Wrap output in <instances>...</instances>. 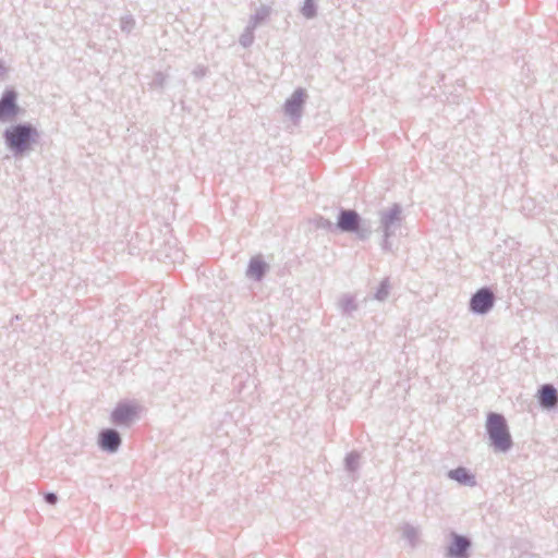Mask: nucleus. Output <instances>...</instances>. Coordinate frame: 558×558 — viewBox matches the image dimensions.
<instances>
[{
    "label": "nucleus",
    "mask_w": 558,
    "mask_h": 558,
    "mask_svg": "<svg viewBox=\"0 0 558 558\" xmlns=\"http://www.w3.org/2000/svg\"><path fill=\"white\" fill-rule=\"evenodd\" d=\"M39 133L31 123H17L5 129L3 140L14 157H23L37 143Z\"/></svg>",
    "instance_id": "f257e3e1"
},
{
    "label": "nucleus",
    "mask_w": 558,
    "mask_h": 558,
    "mask_svg": "<svg viewBox=\"0 0 558 558\" xmlns=\"http://www.w3.org/2000/svg\"><path fill=\"white\" fill-rule=\"evenodd\" d=\"M378 223L375 232L381 233V248L391 251L390 238L395 236L401 230L403 222V210L400 204H392L389 207L378 210Z\"/></svg>",
    "instance_id": "f03ea898"
},
{
    "label": "nucleus",
    "mask_w": 558,
    "mask_h": 558,
    "mask_svg": "<svg viewBox=\"0 0 558 558\" xmlns=\"http://www.w3.org/2000/svg\"><path fill=\"white\" fill-rule=\"evenodd\" d=\"M486 433L495 451L507 452L512 447V438L502 414L490 412L486 418Z\"/></svg>",
    "instance_id": "7ed1b4c3"
},
{
    "label": "nucleus",
    "mask_w": 558,
    "mask_h": 558,
    "mask_svg": "<svg viewBox=\"0 0 558 558\" xmlns=\"http://www.w3.org/2000/svg\"><path fill=\"white\" fill-rule=\"evenodd\" d=\"M335 229L343 233H354L357 239L366 240L373 233L368 221L363 220L354 209L340 208Z\"/></svg>",
    "instance_id": "20e7f679"
},
{
    "label": "nucleus",
    "mask_w": 558,
    "mask_h": 558,
    "mask_svg": "<svg viewBox=\"0 0 558 558\" xmlns=\"http://www.w3.org/2000/svg\"><path fill=\"white\" fill-rule=\"evenodd\" d=\"M495 294L488 287L478 289L470 299L469 310L477 315L487 314L495 305Z\"/></svg>",
    "instance_id": "39448f33"
},
{
    "label": "nucleus",
    "mask_w": 558,
    "mask_h": 558,
    "mask_svg": "<svg viewBox=\"0 0 558 558\" xmlns=\"http://www.w3.org/2000/svg\"><path fill=\"white\" fill-rule=\"evenodd\" d=\"M450 544L446 549V558H469L472 542L468 536L458 534L456 532L450 533Z\"/></svg>",
    "instance_id": "423d86ee"
},
{
    "label": "nucleus",
    "mask_w": 558,
    "mask_h": 558,
    "mask_svg": "<svg viewBox=\"0 0 558 558\" xmlns=\"http://www.w3.org/2000/svg\"><path fill=\"white\" fill-rule=\"evenodd\" d=\"M122 444L120 433L113 428H105L99 432L98 446L102 451L114 453Z\"/></svg>",
    "instance_id": "0eeeda50"
},
{
    "label": "nucleus",
    "mask_w": 558,
    "mask_h": 558,
    "mask_svg": "<svg viewBox=\"0 0 558 558\" xmlns=\"http://www.w3.org/2000/svg\"><path fill=\"white\" fill-rule=\"evenodd\" d=\"M307 93L304 88H296L291 97L284 104V112L291 118H300L302 114L303 106L306 101Z\"/></svg>",
    "instance_id": "6e6552de"
},
{
    "label": "nucleus",
    "mask_w": 558,
    "mask_h": 558,
    "mask_svg": "<svg viewBox=\"0 0 558 558\" xmlns=\"http://www.w3.org/2000/svg\"><path fill=\"white\" fill-rule=\"evenodd\" d=\"M17 94L14 89H7L0 98V121H7L19 112L16 104Z\"/></svg>",
    "instance_id": "1a4fd4ad"
},
{
    "label": "nucleus",
    "mask_w": 558,
    "mask_h": 558,
    "mask_svg": "<svg viewBox=\"0 0 558 558\" xmlns=\"http://www.w3.org/2000/svg\"><path fill=\"white\" fill-rule=\"evenodd\" d=\"M537 400L543 409H555L558 405V391L554 385L544 384L537 391Z\"/></svg>",
    "instance_id": "9d476101"
},
{
    "label": "nucleus",
    "mask_w": 558,
    "mask_h": 558,
    "mask_svg": "<svg viewBox=\"0 0 558 558\" xmlns=\"http://www.w3.org/2000/svg\"><path fill=\"white\" fill-rule=\"evenodd\" d=\"M135 417V410L129 404H118L111 413V421L116 425H129Z\"/></svg>",
    "instance_id": "9b49d317"
},
{
    "label": "nucleus",
    "mask_w": 558,
    "mask_h": 558,
    "mask_svg": "<svg viewBox=\"0 0 558 558\" xmlns=\"http://www.w3.org/2000/svg\"><path fill=\"white\" fill-rule=\"evenodd\" d=\"M268 269L269 265L264 260L263 255L258 254L250 259L246 276L253 279H262Z\"/></svg>",
    "instance_id": "f8f14e48"
},
{
    "label": "nucleus",
    "mask_w": 558,
    "mask_h": 558,
    "mask_svg": "<svg viewBox=\"0 0 558 558\" xmlns=\"http://www.w3.org/2000/svg\"><path fill=\"white\" fill-rule=\"evenodd\" d=\"M448 477L464 486L473 487L476 485L475 476L464 466L450 470Z\"/></svg>",
    "instance_id": "ddd939ff"
},
{
    "label": "nucleus",
    "mask_w": 558,
    "mask_h": 558,
    "mask_svg": "<svg viewBox=\"0 0 558 558\" xmlns=\"http://www.w3.org/2000/svg\"><path fill=\"white\" fill-rule=\"evenodd\" d=\"M401 535L404 539L408 541L411 548H415L418 541L420 531L418 527L410 524L403 523L400 527Z\"/></svg>",
    "instance_id": "4468645a"
},
{
    "label": "nucleus",
    "mask_w": 558,
    "mask_h": 558,
    "mask_svg": "<svg viewBox=\"0 0 558 558\" xmlns=\"http://www.w3.org/2000/svg\"><path fill=\"white\" fill-rule=\"evenodd\" d=\"M317 2L318 0H304L301 7V14L307 19L313 20L317 16Z\"/></svg>",
    "instance_id": "2eb2a0df"
},
{
    "label": "nucleus",
    "mask_w": 558,
    "mask_h": 558,
    "mask_svg": "<svg viewBox=\"0 0 558 558\" xmlns=\"http://www.w3.org/2000/svg\"><path fill=\"white\" fill-rule=\"evenodd\" d=\"M160 257H163L169 260V263L175 264L178 262L183 260V253L180 248H171L167 245L159 252Z\"/></svg>",
    "instance_id": "dca6fc26"
},
{
    "label": "nucleus",
    "mask_w": 558,
    "mask_h": 558,
    "mask_svg": "<svg viewBox=\"0 0 558 558\" xmlns=\"http://www.w3.org/2000/svg\"><path fill=\"white\" fill-rule=\"evenodd\" d=\"M360 466V453L356 451H351L347 454L344 459V468L348 472L354 473L357 471Z\"/></svg>",
    "instance_id": "f3484780"
},
{
    "label": "nucleus",
    "mask_w": 558,
    "mask_h": 558,
    "mask_svg": "<svg viewBox=\"0 0 558 558\" xmlns=\"http://www.w3.org/2000/svg\"><path fill=\"white\" fill-rule=\"evenodd\" d=\"M340 308L345 313H351L356 310L355 298L351 294H344L339 300Z\"/></svg>",
    "instance_id": "a211bd4d"
},
{
    "label": "nucleus",
    "mask_w": 558,
    "mask_h": 558,
    "mask_svg": "<svg viewBox=\"0 0 558 558\" xmlns=\"http://www.w3.org/2000/svg\"><path fill=\"white\" fill-rule=\"evenodd\" d=\"M136 25V21L132 14H125L120 19V28L123 33L130 34Z\"/></svg>",
    "instance_id": "6ab92c4d"
},
{
    "label": "nucleus",
    "mask_w": 558,
    "mask_h": 558,
    "mask_svg": "<svg viewBox=\"0 0 558 558\" xmlns=\"http://www.w3.org/2000/svg\"><path fill=\"white\" fill-rule=\"evenodd\" d=\"M389 291H390L389 281H381L379 288L377 289V291L374 294V299L383 302L388 298Z\"/></svg>",
    "instance_id": "aec40b11"
},
{
    "label": "nucleus",
    "mask_w": 558,
    "mask_h": 558,
    "mask_svg": "<svg viewBox=\"0 0 558 558\" xmlns=\"http://www.w3.org/2000/svg\"><path fill=\"white\" fill-rule=\"evenodd\" d=\"M239 43L242 47L248 48L254 43V33L247 29H244L239 38Z\"/></svg>",
    "instance_id": "412c9836"
},
{
    "label": "nucleus",
    "mask_w": 558,
    "mask_h": 558,
    "mask_svg": "<svg viewBox=\"0 0 558 558\" xmlns=\"http://www.w3.org/2000/svg\"><path fill=\"white\" fill-rule=\"evenodd\" d=\"M269 15V9L265 5H262L256 10V12L251 16L258 24L263 23Z\"/></svg>",
    "instance_id": "4be33fe9"
},
{
    "label": "nucleus",
    "mask_w": 558,
    "mask_h": 558,
    "mask_svg": "<svg viewBox=\"0 0 558 558\" xmlns=\"http://www.w3.org/2000/svg\"><path fill=\"white\" fill-rule=\"evenodd\" d=\"M166 81H167L166 74H163L162 72H157L154 75V78L151 81V85L155 86V87L162 88L165 86V84H166Z\"/></svg>",
    "instance_id": "5701e85b"
},
{
    "label": "nucleus",
    "mask_w": 558,
    "mask_h": 558,
    "mask_svg": "<svg viewBox=\"0 0 558 558\" xmlns=\"http://www.w3.org/2000/svg\"><path fill=\"white\" fill-rule=\"evenodd\" d=\"M316 227L319 229H325V230H330V231L332 229H335V225L329 219H326L324 217H319L316 220Z\"/></svg>",
    "instance_id": "b1692460"
},
{
    "label": "nucleus",
    "mask_w": 558,
    "mask_h": 558,
    "mask_svg": "<svg viewBox=\"0 0 558 558\" xmlns=\"http://www.w3.org/2000/svg\"><path fill=\"white\" fill-rule=\"evenodd\" d=\"M44 499L49 505H56L58 502V496L52 492L46 493Z\"/></svg>",
    "instance_id": "393cba45"
},
{
    "label": "nucleus",
    "mask_w": 558,
    "mask_h": 558,
    "mask_svg": "<svg viewBox=\"0 0 558 558\" xmlns=\"http://www.w3.org/2000/svg\"><path fill=\"white\" fill-rule=\"evenodd\" d=\"M259 24L257 22H255L252 17H250V21L245 27V29L247 31H251L254 33L255 28L258 26Z\"/></svg>",
    "instance_id": "a878e982"
},
{
    "label": "nucleus",
    "mask_w": 558,
    "mask_h": 558,
    "mask_svg": "<svg viewBox=\"0 0 558 558\" xmlns=\"http://www.w3.org/2000/svg\"><path fill=\"white\" fill-rule=\"evenodd\" d=\"M5 73H7V69L3 64V62L0 60V81L4 77Z\"/></svg>",
    "instance_id": "bb28decb"
},
{
    "label": "nucleus",
    "mask_w": 558,
    "mask_h": 558,
    "mask_svg": "<svg viewBox=\"0 0 558 558\" xmlns=\"http://www.w3.org/2000/svg\"><path fill=\"white\" fill-rule=\"evenodd\" d=\"M194 74L196 76H204L205 75V69L204 68L197 69V70L194 71Z\"/></svg>",
    "instance_id": "cd10ccee"
}]
</instances>
